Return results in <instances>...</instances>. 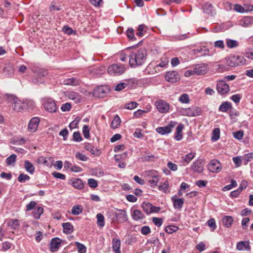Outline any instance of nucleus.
<instances>
[{
    "instance_id": "obj_8",
    "label": "nucleus",
    "mask_w": 253,
    "mask_h": 253,
    "mask_svg": "<svg viewBox=\"0 0 253 253\" xmlns=\"http://www.w3.org/2000/svg\"><path fill=\"white\" fill-rule=\"evenodd\" d=\"M166 80L172 83H174L179 81L180 76L178 73L175 71L168 72L165 75Z\"/></svg>"
},
{
    "instance_id": "obj_35",
    "label": "nucleus",
    "mask_w": 253,
    "mask_h": 253,
    "mask_svg": "<svg viewBox=\"0 0 253 253\" xmlns=\"http://www.w3.org/2000/svg\"><path fill=\"white\" fill-rule=\"evenodd\" d=\"M195 153L191 152L183 157L182 160L184 163H186L187 164L189 163L191 161V160L195 158Z\"/></svg>"
},
{
    "instance_id": "obj_14",
    "label": "nucleus",
    "mask_w": 253,
    "mask_h": 253,
    "mask_svg": "<svg viewBox=\"0 0 253 253\" xmlns=\"http://www.w3.org/2000/svg\"><path fill=\"white\" fill-rule=\"evenodd\" d=\"M158 111L162 113L168 112L169 110V105L164 100H159L156 103Z\"/></svg>"
},
{
    "instance_id": "obj_25",
    "label": "nucleus",
    "mask_w": 253,
    "mask_h": 253,
    "mask_svg": "<svg viewBox=\"0 0 253 253\" xmlns=\"http://www.w3.org/2000/svg\"><path fill=\"white\" fill-rule=\"evenodd\" d=\"M3 73H5L9 77H11L14 74V68L12 65L11 64H5Z\"/></svg>"
},
{
    "instance_id": "obj_60",
    "label": "nucleus",
    "mask_w": 253,
    "mask_h": 253,
    "mask_svg": "<svg viewBox=\"0 0 253 253\" xmlns=\"http://www.w3.org/2000/svg\"><path fill=\"white\" fill-rule=\"evenodd\" d=\"M73 140L77 142H80L82 140V137L79 132H75L73 133Z\"/></svg>"
},
{
    "instance_id": "obj_19",
    "label": "nucleus",
    "mask_w": 253,
    "mask_h": 253,
    "mask_svg": "<svg viewBox=\"0 0 253 253\" xmlns=\"http://www.w3.org/2000/svg\"><path fill=\"white\" fill-rule=\"evenodd\" d=\"M61 240L58 238H55L51 240L50 245V250L53 252H56L61 246Z\"/></svg>"
},
{
    "instance_id": "obj_64",
    "label": "nucleus",
    "mask_w": 253,
    "mask_h": 253,
    "mask_svg": "<svg viewBox=\"0 0 253 253\" xmlns=\"http://www.w3.org/2000/svg\"><path fill=\"white\" fill-rule=\"evenodd\" d=\"M37 203L35 201H32L26 206V211H29L33 210L36 206Z\"/></svg>"
},
{
    "instance_id": "obj_10",
    "label": "nucleus",
    "mask_w": 253,
    "mask_h": 253,
    "mask_svg": "<svg viewBox=\"0 0 253 253\" xmlns=\"http://www.w3.org/2000/svg\"><path fill=\"white\" fill-rule=\"evenodd\" d=\"M201 113V109L198 107H193L183 110V115L189 117L199 116Z\"/></svg>"
},
{
    "instance_id": "obj_36",
    "label": "nucleus",
    "mask_w": 253,
    "mask_h": 253,
    "mask_svg": "<svg viewBox=\"0 0 253 253\" xmlns=\"http://www.w3.org/2000/svg\"><path fill=\"white\" fill-rule=\"evenodd\" d=\"M231 108L232 105L230 102H224L219 107V110L221 112H226Z\"/></svg>"
},
{
    "instance_id": "obj_41",
    "label": "nucleus",
    "mask_w": 253,
    "mask_h": 253,
    "mask_svg": "<svg viewBox=\"0 0 253 253\" xmlns=\"http://www.w3.org/2000/svg\"><path fill=\"white\" fill-rule=\"evenodd\" d=\"M96 218L97 219V225L102 227L105 225L104 217V216L100 213H97L96 215Z\"/></svg>"
},
{
    "instance_id": "obj_21",
    "label": "nucleus",
    "mask_w": 253,
    "mask_h": 253,
    "mask_svg": "<svg viewBox=\"0 0 253 253\" xmlns=\"http://www.w3.org/2000/svg\"><path fill=\"white\" fill-rule=\"evenodd\" d=\"M236 247L237 249L239 251H250L251 250L249 241L239 242L237 244Z\"/></svg>"
},
{
    "instance_id": "obj_30",
    "label": "nucleus",
    "mask_w": 253,
    "mask_h": 253,
    "mask_svg": "<svg viewBox=\"0 0 253 253\" xmlns=\"http://www.w3.org/2000/svg\"><path fill=\"white\" fill-rule=\"evenodd\" d=\"M24 168L29 173L33 174L34 172L35 167L29 161H25L24 162Z\"/></svg>"
},
{
    "instance_id": "obj_31",
    "label": "nucleus",
    "mask_w": 253,
    "mask_h": 253,
    "mask_svg": "<svg viewBox=\"0 0 253 253\" xmlns=\"http://www.w3.org/2000/svg\"><path fill=\"white\" fill-rule=\"evenodd\" d=\"M253 23V17H245L241 21L242 26L247 27L250 26Z\"/></svg>"
},
{
    "instance_id": "obj_56",
    "label": "nucleus",
    "mask_w": 253,
    "mask_h": 253,
    "mask_svg": "<svg viewBox=\"0 0 253 253\" xmlns=\"http://www.w3.org/2000/svg\"><path fill=\"white\" fill-rule=\"evenodd\" d=\"M89 128L86 125H84L83 128V132L84 137L85 138H88L89 137Z\"/></svg>"
},
{
    "instance_id": "obj_38",
    "label": "nucleus",
    "mask_w": 253,
    "mask_h": 253,
    "mask_svg": "<svg viewBox=\"0 0 253 253\" xmlns=\"http://www.w3.org/2000/svg\"><path fill=\"white\" fill-rule=\"evenodd\" d=\"M204 12L209 15H213L215 12L213 10V6L211 4L206 5L204 8Z\"/></svg>"
},
{
    "instance_id": "obj_46",
    "label": "nucleus",
    "mask_w": 253,
    "mask_h": 253,
    "mask_svg": "<svg viewBox=\"0 0 253 253\" xmlns=\"http://www.w3.org/2000/svg\"><path fill=\"white\" fill-rule=\"evenodd\" d=\"M16 157L17 156L15 154L11 155L6 159V164L8 165H12L16 161Z\"/></svg>"
},
{
    "instance_id": "obj_51",
    "label": "nucleus",
    "mask_w": 253,
    "mask_h": 253,
    "mask_svg": "<svg viewBox=\"0 0 253 253\" xmlns=\"http://www.w3.org/2000/svg\"><path fill=\"white\" fill-rule=\"evenodd\" d=\"M30 179V177L28 175L24 173L20 174L18 177V180L22 183L25 182L26 181H28Z\"/></svg>"
},
{
    "instance_id": "obj_17",
    "label": "nucleus",
    "mask_w": 253,
    "mask_h": 253,
    "mask_svg": "<svg viewBox=\"0 0 253 253\" xmlns=\"http://www.w3.org/2000/svg\"><path fill=\"white\" fill-rule=\"evenodd\" d=\"M66 96L70 99L73 100L76 103L81 101L82 97L78 93L74 91H68L66 92Z\"/></svg>"
},
{
    "instance_id": "obj_50",
    "label": "nucleus",
    "mask_w": 253,
    "mask_h": 253,
    "mask_svg": "<svg viewBox=\"0 0 253 253\" xmlns=\"http://www.w3.org/2000/svg\"><path fill=\"white\" fill-rule=\"evenodd\" d=\"M227 46L229 48H234L238 45L236 41L233 40H227L226 41Z\"/></svg>"
},
{
    "instance_id": "obj_13",
    "label": "nucleus",
    "mask_w": 253,
    "mask_h": 253,
    "mask_svg": "<svg viewBox=\"0 0 253 253\" xmlns=\"http://www.w3.org/2000/svg\"><path fill=\"white\" fill-rule=\"evenodd\" d=\"M217 91L221 94H225L229 91V86L224 81H218L216 84Z\"/></svg>"
},
{
    "instance_id": "obj_58",
    "label": "nucleus",
    "mask_w": 253,
    "mask_h": 253,
    "mask_svg": "<svg viewBox=\"0 0 253 253\" xmlns=\"http://www.w3.org/2000/svg\"><path fill=\"white\" fill-rule=\"evenodd\" d=\"M76 157L79 160H81L82 161L85 162L88 160V158L86 157L85 155L80 152H77L76 154Z\"/></svg>"
},
{
    "instance_id": "obj_29",
    "label": "nucleus",
    "mask_w": 253,
    "mask_h": 253,
    "mask_svg": "<svg viewBox=\"0 0 253 253\" xmlns=\"http://www.w3.org/2000/svg\"><path fill=\"white\" fill-rule=\"evenodd\" d=\"M234 9L237 12L244 13L246 11H251L253 10V6L252 5L250 6L249 8L245 9V8L242 6L241 5L236 4L234 5Z\"/></svg>"
},
{
    "instance_id": "obj_7",
    "label": "nucleus",
    "mask_w": 253,
    "mask_h": 253,
    "mask_svg": "<svg viewBox=\"0 0 253 253\" xmlns=\"http://www.w3.org/2000/svg\"><path fill=\"white\" fill-rule=\"evenodd\" d=\"M35 73L37 77L32 80V82L35 84H40L43 82L42 78L46 76L48 73L46 69L43 68H38L35 71Z\"/></svg>"
},
{
    "instance_id": "obj_1",
    "label": "nucleus",
    "mask_w": 253,
    "mask_h": 253,
    "mask_svg": "<svg viewBox=\"0 0 253 253\" xmlns=\"http://www.w3.org/2000/svg\"><path fill=\"white\" fill-rule=\"evenodd\" d=\"M147 56V52L145 48H142L136 53L131 52L129 57V63L131 67L141 65L144 62Z\"/></svg>"
},
{
    "instance_id": "obj_59",
    "label": "nucleus",
    "mask_w": 253,
    "mask_h": 253,
    "mask_svg": "<svg viewBox=\"0 0 253 253\" xmlns=\"http://www.w3.org/2000/svg\"><path fill=\"white\" fill-rule=\"evenodd\" d=\"M151 232V229L148 226H144L141 228V232L143 235H147Z\"/></svg>"
},
{
    "instance_id": "obj_34",
    "label": "nucleus",
    "mask_w": 253,
    "mask_h": 253,
    "mask_svg": "<svg viewBox=\"0 0 253 253\" xmlns=\"http://www.w3.org/2000/svg\"><path fill=\"white\" fill-rule=\"evenodd\" d=\"M64 84L66 85H72L76 86L79 84V81L77 78H69L64 81Z\"/></svg>"
},
{
    "instance_id": "obj_43",
    "label": "nucleus",
    "mask_w": 253,
    "mask_h": 253,
    "mask_svg": "<svg viewBox=\"0 0 253 253\" xmlns=\"http://www.w3.org/2000/svg\"><path fill=\"white\" fill-rule=\"evenodd\" d=\"M220 136V130L219 128H215L214 129L212 132V135L211 137V140L212 141H216L219 138Z\"/></svg>"
},
{
    "instance_id": "obj_42",
    "label": "nucleus",
    "mask_w": 253,
    "mask_h": 253,
    "mask_svg": "<svg viewBox=\"0 0 253 253\" xmlns=\"http://www.w3.org/2000/svg\"><path fill=\"white\" fill-rule=\"evenodd\" d=\"M82 211L83 209L81 206L76 205L72 208L71 213L73 215H79L82 212Z\"/></svg>"
},
{
    "instance_id": "obj_23",
    "label": "nucleus",
    "mask_w": 253,
    "mask_h": 253,
    "mask_svg": "<svg viewBox=\"0 0 253 253\" xmlns=\"http://www.w3.org/2000/svg\"><path fill=\"white\" fill-rule=\"evenodd\" d=\"M62 226L63 228V232L66 234H71L74 231V227L70 222L63 223Z\"/></svg>"
},
{
    "instance_id": "obj_55",
    "label": "nucleus",
    "mask_w": 253,
    "mask_h": 253,
    "mask_svg": "<svg viewBox=\"0 0 253 253\" xmlns=\"http://www.w3.org/2000/svg\"><path fill=\"white\" fill-rule=\"evenodd\" d=\"M152 221L156 226L160 227L163 224V220L162 218L154 217L152 218Z\"/></svg>"
},
{
    "instance_id": "obj_26",
    "label": "nucleus",
    "mask_w": 253,
    "mask_h": 253,
    "mask_svg": "<svg viewBox=\"0 0 253 253\" xmlns=\"http://www.w3.org/2000/svg\"><path fill=\"white\" fill-rule=\"evenodd\" d=\"M132 216L134 220H139L143 219L145 217L144 214L139 210H135L132 213Z\"/></svg>"
},
{
    "instance_id": "obj_44",
    "label": "nucleus",
    "mask_w": 253,
    "mask_h": 253,
    "mask_svg": "<svg viewBox=\"0 0 253 253\" xmlns=\"http://www.w3.org/2000/svg\"><path fill=\"white\" fill-rule=\"evenodd\" d=\"M179 101L182 103H188L190 102L189 95L187 94H182L178 99Z\"/></svg>"
},
{
    "instance_id": "obj_53",
    "label": "nucleus",
    "mask_w": 253,
    "mask_h": 253,
    "mask_svg": "<svg viewBox=\"0 0 253 253\" xmlns=\"http://www.w3.org/2000/svg\"><path fill=\"white\" fill-rule=\"evenodd\" d=\"M81 119L79 117H77L74 121H73L69 125V127L71 129L75 128L77 127V126L80 122Z\"/></svg>"
},
{
    "instance_id": "obj_5",
    "label": "nucleus",
    "mask_w": 253,
    "mask_h": 253,
    "mask_svg": "<svg viewBox=\"0 0 253 253\" xmlns=\"http://www.w3.org/2000/svg\"><path fill=\"white\" fill-rule=\"evenodd\" d=\"M124 65L121 64H113L108 68V72L111 75L117 76L122 74L125 71Z\"/></svg>"
},
{
    "instance_id": "obj_6",
    "label": "nucleus",
    "mask_w": 253,
    "mask_h": 253,
    "mask_svg": "<svg viewBox=\"0 0 253 253\" xmlns=\"http://www.w3.org/2000/svg\"><path fill=\"white\" fill-rule=\"evenodd\" d=\"M110 89L108 86L101 85L96 87L93 91V95L98 98H103L109 92Z\"/></svg>"
},
{
    "instance_id": "obj_16",
    "label": "nucleus",
    "mask_w": 253,
    "mask_h": 253,
    "mask_svg": "<svg viewBox=\"0 0 253 253\" xmlns=\"http://www.w3.org/2000/svg\"><path fill=\"white\" fill-rule=\"evenodd\" d=\"M40 123V119L38 117H34L32 118L28 125V130L31 132H35L38 128L39 124Z\"/></svg>"
},
{
    "instance_id": "obj_63",
    "label": "nucleus",
    "mask_w": 253,
    "mask_h": 253,
    "mask_svg": "<svg viewBox=\"0 0 253 253\" xmlns=\"http://www.w3.org/2000/svg\"><path fill=\"white\" fill-rule=\"evenodd\" d=\"M71 108V105L69 103L63 104L61 107V109L63 112L69 111Z\"/></svg>"
},
{
    "instance_id": "obj_4",
    "label": "nucleus",
    "mask_w": 253,
    "mask_h": 253,
    "mask_svg": "<svg viewBox=\"0 0 253 253\" xmlns=\"http://www.w3.org/2000/svg\"><path fill=\"white\" fill-rule=\"evenodd\" d=\"M44 109L49 113H55L57 110V106L55 101L51 98H45L43 99Z\"/></svg>"
},
{
    "instance_id": "obj_2",
    "label": "nucleus",
    "mask_w": 253,
    "mask_h": 253,
    "mask_svg": "<svg viewBox=\"0 0 253 253\" xmlns=\"http://www.w3.org/2000/svg\"><path fill=\"white\" fill-rule=\"evenodd\" d=\"M223 62L229 67H236L245 64L246 60L243 56L231 54L225 58Z\"/></svg>"
},
{
    "instance_id": "obj_33",
    "label": "nucleus",
    "mask_w": 253,
    "mask_h": 253,
    "mask_svg": "<svg viewBox=\"0 0 253 253\" xmlns=\"http://www.w3.org/2000/svg\"><path fill=\"white\" fill-rule=\"evenodd\" d=\"M113 249L116 253H121L120 248L121 246V241L119 239H114L113 240Z\"/></svg>"
},
{
    "instance_id": "obj_18",
    "label": "nucleus",
    "mask_w": 253,
    "mask_h": 253,
    "mask_svg": "<svg viewBox=\"0 0 253 253\" xmlns=\"http://www.w3.org/2000/svg\"><path fill=\"white\" fill-rule=\"evenodd\" d=\"M194 54L201 53L202 56H210L212 53L210 52L209 49L206 46L200 47L196 49L193 50Z\"/></svg>"
},
{
    "instance_id": "obj_54",
    "label": "nucleus",
    "mask_w": 253,
    "mask_h": 253,
    "mask_svg": "<svg viewBox=\"0 0 253 253\" xmlns=\"http://www.w3.org/2000/svg\"><path fill=\"white\" fill-rule=\"evenodd\" d=\"M87 183L90 187L93 188H95L98 186V182L97 180L93 178L88 179Z\"/></svg>"
},
{
    "instance_id": "obj_20",
    "label": "nucleus",
    "mask_w": 253,
    "mask_h": 253,
    "mask_svg": "<svg viewBox=\"0 0 253 253\" xmlns=\"http://www.w3.org/2000/svg\"><path fill=\"white\" fill-rule=\"evenodd\" d=\"M171 201L175 209L180 210L184 204V200L181 198H177L176 195L171 197Z\"/></svg>"
},
{
    "instance_id": "obj_48",
    "label": "nucleus",
    "mask_w": 253,
    "mask_h": 253,
    "mask_svg": "<svg viewBox=\"0 0 253 253\" xmlns=\"http://www.w3.org/2000/svg\"><path fill=\"white\" fill-rule=\"evenodd\" d=\"M126 35L127 38L131 41L135 40L134 37V30L132 28H128L126 31Z\"/></svg>"
},
{
    "instance_id": "obj_27",
    "label": "nucleus",
    "mask_w": 253,
    "mask_h": 253,
    "mask_svg": "<svg viewBox=\"0 0 253 253\" xmlns=\"http://www.w3.org/2000/svg\"><path fill=\"white\" fill-rule=\"evenodd\" d=\"M72 185L73 187L78 189H81L84 187L83 181L80 178L73 179L72 182Z\"/></svg>"
},
{
    "instance_id": "obj_62",
    "label": "nucleus",
    "mask_w": 253,
    "mask_h": 253,
    "mask_svg": "<svg viewBox=\"0 0 253 253\" xmlns=\"http://www.w3.org/2000/svg\"><path fill=\"white\" fill-rule=\"evenodd\" d=\"M137 103L135 102H130L126 104V108L127 109L132 110L137 107Z\"/></svg>"
},
{
    "instance_id": "obj_11",
    "label": "nucleus",
    "mask_w": 253,
    "mask_h": 253,
    "mask_svg": "<svg viewBox=\"0 0 253 253\" xmlns=\"http://www.w3.org/2000/svg\"><path fill=\"white\" fill-rule=\"evenodd\" d=\"M175 122H171L169 124L163 127H158L156 128V131L162 135L169 133L171 131V129L175 126Z\"/></svg>"
},
{
    "instance_id": "obj_47",
    "label": "nucleus",
    "mask_w": 253,
    "mask_h": 253,
    "mask_svg": "<svg viewBox=\"0 0 253 253\" xmlns=\"http://www.w3.org/2000/svg\"><path fill=\"white\" fill-rule=\"evenodd\" d=\"M43 212V209L42 207H38L34 213V217L35 219H39L41 215Z\"/></svg>"
},
{
    "instance_id": "obj_28",
    "label": "nucleus",
    "mask_w": 253,
    "mask_h": 253,
    "mask_svg": "<svg viewBox=\"0 0 253 253\" xmlns=\"http://www.w3.org/2000/svg\"><path fill=\"white\" fill-rule=\"evenodd\" d=\"M233 218L231 216H225L222 219L223 224L227 228L230 227L233 224Z\"/></svg>"
},
{
    "instance_id": "obj_39",
    "label": "nucleus",
    "mask_w": 253,
    "mask_h": 253,
    "mask_svg": "<svg viewBox=\"0 0 253 253\" xmlns=\"http://www.w3.org/2000/svg\"><path fill=\"white\" fill-rule=\"evenodd\" d=\"M152 205L150 203L144 202L142 204V208H143V211L147 214L151 213V210H152Z\"/></svg>"
},
{
    "instance_id": "obj_15",
    "label": "nucleus",
    "mask_w": 253,
    "mask_h": 253,
    "mask_svg": "<svg viewBox=\"0 0 253 253\" xmlns=\"http://www.w3.org/2000/svg\"><path fill=\"white\" fill-rule=\"evenodd\" d=\"M208 71V65L205 63L197 64L194 67L195 74L198 75H205Z\"/></svg>"
},
{
    "instance_id": "obj_45",
    "label": "nucleus",
    "mask_w": 253,
    "mask_h": 253,
    "mask_svg": "<svg viewBox=\"0 0 253 253\" xmlns=\"http://www.w3.org/2000/svg\"><path fill=\"white\" fill-rule=\"evenodd\" d=\"M75 244L77 246L78 252L79 253H85L86 252V248L84 245L78 242H76Z\"/></svg>"
},
{
    "instance_id": "obj_52",
    "label": "nucleus",
    "mask_w": 253,
    "mask_h": 253,
    "mask_svg": "<svg viewBox=\"0 0 253 253\" xmlns=\"http://www.w3.org/2000/svg\"><path fill=\"white\" fill-rule=\"evenodd\" d=\"M159 181V177H154V178H150L148 180V182L152 187H154L157 186L158 183Z\"/></svg>"
},
{
    "instance_id": "obj_57",
    "label": "nucleus",
    "mask_w": 253,
    "mask_h": 253,
    "mask_svg": "<svg viewBox=\"0 0 253 253\" xmlns=\"http://www.w3.org/2000/svg\"><path fill=\"white\" fill-rule=\"evenodd\" d=\"M233 161L236 167L237 168L241 166L243 159L242 160L240 157H236L233 158Z\"/></svg>"
},
{
    "instance_id": "obj_22",
    "label": "nucleus",
    "mask_w": 253,
    "mask_h": 253,
    "mask_svg": "<svg viewBox=\"0 0 253 253\" xmlns=\"http://www.w3.org/2000/svg\"><path fill=\"white\" fill-rule=\"evenodd\" d=\"M24 106V103L18 98L13 103V108L17 112H20Z\"/></svg>"
},
{
    "instance_id": "obj_40",
    "label": "nucleus",
    "mask_w": 253,
    "mask_h": 253,
    "mask_svg": "<svg viewBox=\"0 0 253 253\" xmlns=\"http://www.w3.org/2000/svg\"><path fill=\"white\" fill-rule=\"evenodd\" d=\"M253 161V153H250L244 155L243 161L245 165H247L248 162Z\"/></svg>"
},
{
    "instance_id": "obj_24",
    "label": "nucleus",
    "mask_w": 253,
    "mask_h": 253,
    "mask_svg": "<svg viewBox=\"0 0 253 253\" xmlns=\"http://www.w3.org/2000/svg\"><path fill=\"white\" fill-rule=\"evenodd\" d=\"M184 128V126L182 124H179L177 127H176V133L175 135V139L179 141L181 140L182 138V129Z\"/></svg>"
},
{
    "instance_id": "obj_3",
    "label": "nucleus",
    "mask_w": 253,
    "mask_h": 253,
    "mask_svg": "<svg viewBox=\"0 0 253 253\" xmlns=\"http://www.w3.org/2000/svg\"><path fill=\"white\" fill-rule=\"evenodd\" d=\"M113 215L112 220L117 221L118 223H124L128 219L126 211L123 210L116 209L113 212Z\"/></svg>"
},
{
    "instance_id": "obj_32",
    "label": "nucleus",
    "mask_w": 253,
    "mask_h": 253,
    "mask_svg": "<svg viewBox=\"0 0 253 253\" xmlns=\"http://www.w3.org/2000/svg\"><path fill=\"white\" fill-rule=\"evenodd\" d=\"M19 225V221L17 219H9L7 222V226L13 229H17Z\"/></svg>"
},
{
    "instance_id": "obj_49",
    "label": "nucleus",
    "mask_w": 253,
    "mask_h": 253,
    "mask_svg": "<svg viewBox=\"0 0 253 253\" xmlns=\"http://www.w3.org/2000/svg\"><path fill=\"white\" fill-rule=\"evenodd\" d=\"M178 228L177 226L170 225L168 226L165 228V231L168 234H172L173 232H176L178 230Z\"/></svg>"
},
{
    "instance_id": "obj_37",
    "label": "nucleus",
    "mask_w": 253,
    "mask_h": 253,
    "mask_svg": "<svg viewBox=\"0 0 253 253\" xmlns=\"http://www.w3.org/2000/svg\"><path fill=\"white\" fill-rule=\"evenodd\" d=\"M121 122V119L118 115H116L111 123V127L115 129L118 127Z\"/></svg>"
},
{
    "instance_id": "obj_9",
    "label": "nucleus",
    "mask_w": 253,
    "mask_h": 253,
    "mask_svg": "<svg viewBox=\"0 0 253 253\" xmlns=\"http://www.w3.org/2000/svg\"><path fill=\"white\" fill-rule=\"evenodd\" d=\"M208 169L211 172H219L221 170V164L218 160L213 159L210 161Z\"/></svg>"
},
{
    "instance_id": "obj_12",
    "label": "nucleus",
    "mask_w": 253,
    "mask_h": 253,
    "mask_svg": "<svg viewBox=\"0 0 253 253\" xmlns=\"http://www.w3.org/2000/svg\"><path fill=\"white\" fill-rule=\"evenodd\" d=\"M204 164L202 159H198L191 167V170L195 172L202 173L204 171Z\"/></svg>"
},
{
    "instance_id": "obj_61",
    "label": "nucleus",
    "mask_w": 253,
    "mask_h": 253,
    "mask_svg": "<svg viewBox=\"0 0 253 253\" xmlns=\"http://www.w3.org/2000/svg\"><path fill=\"white\" fill-rule=\"evenodd\" d=\"M127 84L125 83H121L118 84L115 88V90L116 91H120L122 89H124L126 86Z\"/></svg>"
}]
</instances>
